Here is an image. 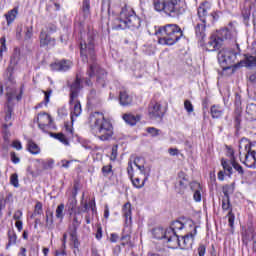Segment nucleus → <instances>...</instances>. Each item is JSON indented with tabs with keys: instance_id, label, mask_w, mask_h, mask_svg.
<instances>
[{
	"instance_id": "obj_35",
	"label": "nucleus",
	"mask_w": 256,
	"mask_h": 256,
	"mask_svg": "<svg viewBox=\"0 0 256 256\" xmlns=\"http://www.w3.org/2000/svg\"><path fill=\"white\" fill-rule=\"evenodd\" d=\"M17 13H18L17 8H14L8 11L7 14H5L7 25H11V23L15 21V19L17 18Z\"/></svg>"
},
{
	"instance_id": "obj_60",
	"label": "nucleus",
	"mask_w": 256,
	"mask_h": 256,
	"mask_svg": "<svg viewBox=\"0 0 256 256\" xmlns=\"http://www.w3.org/2000/svg\"><path fill=\"white\" fill-rule=\"evenodd\" d=\"M12 147H14V149H17V151H21V149H23L21 142L17 140L13 142Z\"/></svg>"
},
{
	"instance_id": "obj_42",
	"label": "nucleus",
	"mask_w": 256,
	"mask_h": 256,
	"mask_svg": "<svg viewBox=\"0 0 256 256\" xmlns=\"http://www.w3.org/2000/svg\"><path fill=\"white\" fill-rule=\"evenodd\" d=\"M52 137L55 139H58L60 143H63L64 145H69V141L67 140V137H65V134L63 133H57V134H51Z\"/></svg>"
},
{
	"instance_id": "obj_55",
	"label": "nucleus",
	"mask_w": 256,
	"mask_h": 256,
	"mask_svg": "<svg viewBox=\"0 0 256 256\" xmlns=\"http://www.w3.org/2000/svg\"><path fill=\"white\" fill-rule=\"evenodd\" d=\"M113 167L111 165H106L102 168V173L105 177H107V175H109V173H111Z\"/></svg>"
},
{
	"instance_id": "obj_27",
	"label": "nucleus",
	"mask_w": 256,
	"mask_h": 256,
	"mask_svg": "<svg viewBox=\"0 0 256 256\" xmlns=\"http://www.w3.org/2000/svg\"><path fill=\"white\" fill-rule=\"evenodd\" d=\"M123 217L125 218L126 223H131L132 217H131V203L127 202L123 205L122 208Z\"/></svg>"
},
{
	"instance_id": "obj_6",
	"label": "nucleus",
	"mask_w": 256,
	"mask_h": 256,
	"mask_svg": "<svg viewBox=\"0 0 256 256\" xmlns=\"http://www.w3.org/2000/svg\"><path fill=\"white\" fill-rule=\"evenodd\" d=\"M194 31L198 41H205L207 37V6L205 4L198 7V19L194 22Z\"/></svg>"
},
{
	"instance_id": "obj_45",
	"label": "nucleus",
	"mask_w": 256,
	"mask_h": 256,
	"mask_svg": "<svg viewBox=\"0 0 256 256\" xmlns=\"http://www.w3.org/2000/svg\"><path fill=\"white\" fill-rule=\"evenodd\" d=\"M131 181H132V185H134L136 187V189H141L145 185V178L141 182V179H139V178L133 179V177H132Z\"/></svg>"
},
{
	"instance_id": "obj_2",
	"label": "nucleus",
	"mask_w": 256,
	"mask_h": 256,
	"mask_svg": "<svg viewBox=\"0 0 256 256\" xmlns=\"http://www.w3.org/2000/svg\"><path fill=\"white\" fill-rule=\"evenodd\" d=\"M89 125L92 133L100 141H109L113 137V124H111V121L105 119V115L101 112L90 114Z\"/></svg>"
},
{
	"instance_id": "obj_21",
	"label": "nucleus",
	"mask_w": 256,
	"mask_h": 256,
	"mask_svg": "<svg viewBox=\"0 0 256 256\" xmlns=\"http://www.w3.org/2000/svg\"><path fill=\"white\" fill-rule=\"evenodd\" d=\"M188 185H189V180L187 179V175L184 172H179L178 185H176V189L178 190V193H184Z\"/></svg>"
},
{
	"instance_id": "obj_39",
	"label": "nucleus",
	"mask_w": 256,
	"mask_h": 256,
	"mask_svg": "<svg viewBox=\"0 0 256 256\" xmlns=\"http://www.w3.org/2000/svg\"><path fill=\"white\" fill-rule=\"evenodd\" d=\"M20 55H21V50H19V48H15L14 53L10 59L11 65H17V61H19Z\"/></svg>"
},
{
	"instance_id": "obj_56",
	"label": "nucleus",
	"mask_w": 256,
	"mask_h": 256,
	"mask_svg": "<svg viewBox=\"0 0 256 256\" xmlns=\"http://www.w3.org/2000/svg\"><path fill=\"white\" fill-rule=\"evenodd\" d=\"M127 173L129 175V178L133 179V162H131V160L128 162Z\"/></svg>"
},
{
	"instance_id": "obj_29",
	"label": "nucleus",
	"mask_w": 256,
	"mask_h": 256,
	"mask_svg": "<svg viewBox=\"0 0 256 256\" xmlns=\"http://www.w3.org/2000/svg\"><path fill=\"white\" fill-rule=\"evenodd\" d=\"M230 157H232V167L239 173V175H244L245 171L243 170V166H240L239 163L235 160V152L233 150H229Z\"/></svg>"
},
{
	"instance_id": "obj_62",
	"label": "nucleus",
	"mask_w": 256,
	"mask_h": 256,
	"mask_svg": "<svg viewBox=\"0 0 256 256\" xmlns=\"http://www.w3.org/2000/svg\"><path fill=\"white\" fill-rule=\"evenodd\" d=\"M55 162L53 160H48L45 164H44V169H53V164Z\"/></svg>"
},
{
	"instance_id": "obj_5",
	"label": "nucleus",
	"mask_w": 256,
	"mask_h": 256,
	"mask_svg": "<svg viewBox=\"0 0 256 256\" xmlns=\"http://www.w3.org/2000/svg\"><path fill=\"white\" fill-rule=\"evenodd\" d=\"M155 11L165 13L168 17H179L185 13V8L181 4H176L172 0H153Z\"/></svg>"
},
{
	"instance_id": "obj_10",
	"label": "nucleus",
	"mask_w": 256,
	"mask_h": 256,
	"mask_svg": "<svg viewBox=\"0 0 256 256\" xmlns=\"http://www.w3.org/2000/svg\"><path fill=\"white\" fill-rule=\"evenodd\" d=\"M152 235L155 239H165L168 243V247L171 249H177V237L172 229L155 228L152 231Z\"/></svg>"
},
{
	"instance_id": "obj_52",
	"label": "nucleus",
	"mask_w": 256,
	"mask_h": 256,
	"mask_svg": "<svg viewBox=\"0 0 256 256\" xmlns=\"http://www.w3.org/2000/svg\"><path fill=\"white\" fill-rule=\"evenodd\" d=\"M15 243H17V235H15L13 232H10L8 245H15Z\"/></svg>"
},
{
	"instance_id": "obj_51",
	"label": "nucleus",
	"mask_w": 256,
	"mask_h": 256,
	"mask_svg": "<svg viewBox=\"0 0 256 256\" xmlns=\"http://www.w3.org/2000/svg\"><path fill=\"white\" fill-rule=\"evenodd\" d=\"M228 223L230 227H233V225L235 224V214H233V210H230L228 212Z\"/></svg>"
},
{
	"instance_id": "obj_22",
	"label": "nucleus",
	"mask_w": 256,
	"mask_h": 256,
	"mask_svg": "<svg viewBox=\"0 0 256 256\" xmlns=\"http://www.w3.org/2000/svg\"><path fill=\"white\" fill-rule=\"evenodd\" d=\"M167 229H171L173 231L174 237H176V248H177V245H179V237H181V234L179 233V231H182V229H185V224L181 223L180 221H174L170 226V228H167Z\"/></svg>"
},
{
	"instance_id": "obj_32",
	"label": "nucleus",
	"mask_w": 256,
	"mask_h": 256,
	"mask_svg": "<svg viewBox=\"0 0 256 256\" xmlns=\"http://www.w3.org/2000/svg\"><path fill=\"white\" fill-rule=\"evenodd\" d=\"M223 109L221 106L213 105L210 109V113L213 119H219L223 116Z\"/></svg>"
},
{
	"instance_id": "obj_31",
	"label": "nucleus",
	"mask_w": 256,
	"mask_h": 256,
	"mask_svg": "<svg viewBox=\"0 0 256 256\" xmlns=\"http://www.w3.org/2000/svg\"><path fill=\"white\" fill-rule=\"evenodd\" d=\"M27 149L32 155H39V153H41V148H39V145H37L32 140L28 141Z\"/></svg>"
},
{
	"instance_id": "obj_20",
	"label": "nucleus",
	"mask_w": 256,
	"mask_h": 256,
	"mask_svg": "<svg viewBox=\"0 0 256 256\" xmlns=\"http://www.w3.org/2000/svg\"><path fill=\"white\" fill-rule=\"evenodd\" d=\"M36 121L38 123L39 129H42V131H45V127H49L53 119H51V116L47 113H40Z\"/></svg>"
},
{
	"instance_id": "obj_23",
	"label": "nucleus",
	"mask_w": 256,
	"mask_h": 256,
	"mask_svg": "<svg viewBox=\"0 0 256 256\" xmlns=\"http://www.w3.org/2000/svg\"><path fill=\"white\" fill-rule=\"evenodd\" d=\"M234 67H256V57L245 55L244 60H241Z\"/></svg>"
},
{
	"instance_id": "obj_19",
	"label": "nucleus",
	"mask_w": 256,
	"mask_h": 256,
	"mask_svg": "<svg viewBox=\"0 0 256 256\" xmlns=\"http://www.w3.org/2000/svg\"><path fill=\"white\" fill-rule=\"evenodd\" d=\"M52 71H69L73 63L69 60H61L50 65Z\"/></svg>"
},
{
	"instance_id": "obj_40",
	"label": "nucleus",
	"mask_w": 256,
	"mask_h": 256,
	"mask_svg": "<svg viewBox=\"0 0 256 256\" xmlns=\"http://www.w3.org/2000/svg\"><path fill=\"white\" fill-rule=\"evenodd\" d=\"M46 227L47 229H53V212H46Z\"/></svg>"
},
{
	"instance_id": "obj_24",
	"label": "nucleus",
	"mask_w": 256,
	"mask_h": 256,
	"mask_svg": "<svg viewBox=\"0 0 256 256\" xmlns=\"http://www.w3.org/2000/svg\"><path fill=\"white\" fill-rule=\"evenodd\" d=\"M119 103L122 107H127L133 103V96L125 90L120 91L119 93Z\"/></svg>"
},
{
	"instance_id": "obj_46",
	"label": "nucleus",
	"mask_w": 256,
	"mask_h": 256,
	"mask_svg": "<svg viewBox=\"0 0 256 256\" xmlns=\"http://www.w3.org/2000/svg\"><path fill=\"white\" fill-rule=\"evenodd\" d=\"M147 133H149V135H151V137H159L161 130L157 129L155 127H149V128H147Z\"/></svg>"
},
{
	"instance_id": "obj_14",
	"label": "nucleus",
	"mask_w": 256,
	"mask_h": 256,
	"mask_svg": "<svg viewBox=\"0 0 256 256\" xmlns=\"http://www.w3.org/2000/svg\"><path fill=\"white\" fill-rule=\"evenodd\" d=\"M83 89V85H81V76L79 74L76 75V79L70 84V102L73 103L75 99L79 97V91Z\"/></svg>"
},
{
	"instance_id": "obj_36",
	"label": "nucleus",
	"mask_w": 256,
	"mask_h": 256,
	"mask_svg": "<svg viewBox=\"0 0 256 256\" xmlns=\"http://www.w3.org/2000/svg\"><path fill=\"white\" fill-rule=\"evenodd\" d=\"M204 5H206V8H207L206 21H211V23H215V21H219V13L211 12L209 14V6H207V4H204Z\"/></svg>"
},
{
	"instance_id": "obj_61",
	"label": "nucleus",
	"mask_w": 256,
	"mask_h": 256,
	"mask_svg": "<svg viewBox=\"0 0 256 256\" xmlns=\"http://www.w3.org/2000/svg\"><path fill=\"white\" fill-rule=\"evenodd\" d=\"M22 216H23V212H21V210H17L14 213L13 218L15 219V221H19V219H21Z\"/></svg>"
},
{
	"instance_id": "obj_58",
	"label": "nucleus",
	"mask_w": 256,
	"mask_h": 256,
	"mask_svg": "<svg viewBox=\"0 0 256 256\" xmlns=\"http://www.w3.org/2000/svg\"><path fill=\"white\" fill-rule=\"evenodd\" d=\"M95 237H96V239H98V241L102 239V237H103V228H101V226H99L97 228V232L95 234Z\"/></svg>"
},
{
	"instance_id": "obj_48",
	"label": "nucleus",
	"mask_w": 256,
	"mask_h": 256,
	"mask_svg": "<svg viewBox=\"0 0 256 256\" xmlns=\"http://www.w3.org/2000/svg\"><path fill=\"white\" fill-rule=\"evenodd\" d=\"M33 37V26H26L25 27V39H31Z\"/></svg>"
},
{
	"instance_id": "obj_37",
	"label": "nucleus",
	"mask_w": 256,
	"mask_h": 256,
	"mask_svg": "<svg viewBox=\"0 0 256 256\" xmlns=\"http://www.w3.org/2000/svg\"><path fill=\"white\" fill-rule=\"evenodd\" d=\"M91 9V1L90 0H83L82 2V11L84 13V17H89Z\"/></svg>"
},
{
	"instance_id": "obj_59",
	"label": "nucleus",
	"mask_w": 256,
	"mask_h": 256,
	"mask_svg": "<svg viewBox=\"0 0 256 256\" xmlns=\"http://www.w3.org/2000/svg\"><path fill=\"white\" fill-rule=\"evenodd\" d=\"M110 159L111 161H115V159H117V146L112 147Z\"/></svg>"
},
{
	"instance_id": "obj_63",
	"label": "nucleus",
	"mask_w": 256,
	"mask_h": 256,
	"mask_svg": "<svg viewBox=\"0 0 256 256\" xmlns=\"http://www.w3.org/2000/svg\"><path fill=\"white\" fill-rule=\"evenodd\" d=\"M1 41H2V43H1V53H5V52H7V46L5 45V37H2Z\"/></svg>"
},
{
	"instance_id": "obj_16",
	"label": "nucleus",
	"mask_w": 256,
	"mask_h": 256,
	"mask_svg": "<svg viewBox=\"0 0 256 256\" xmlns=\"http://www.w3.org/2000/svg\"><path fill=\"white\" fill-rule=\"evenodd\" d=\"M40 47H55V38H51L45 29L40 32Z\"/></svg>"
},
{
	"instance_id": "obj_8",
	"label": "nucleus",
	"mask_w": 256,
	"mask_h": 256,
	"mask_svg": "<svg viewBox=\"0 0 256 256\" xmlns=\"http://www.w3.org/2000/svg\"><path fill=\"white\" fill-rule=\"evenodd\" d=\"M17 96V94L15 93V91H10L7 92V104H6V108H5V124H3V129H4V141L6 143V145L9 144V137L11 136V133H9V131H7V129H9V127H11V125H13V123H11V119H12V115H13V99H15V97Z\"/></svg>"
},
{
	"instance_id": "obj_18",
	"label": "nucleus",
	"mask_w": 256,
	"mask_h": 256,
	"mask_svg": "<svg viewBox=\"0 0 256 256\" xmlns=\"http://www.w3.org/2000/svg\"><path fill=\"white\" fill-rule=\"evenodd\" d=\"M165 112L161 109V104L151 103L149 107V116L151 119H161Z\"/></svg>"
},
{
	"instance_id": "obj_54",
	"label": "nucleus",
	"mask_w": 256,
	"mask_h": 256,
	"mask_svg": "<svg viewBox=\"0 0 256 256\" xmlns=\"http://www.w3.org/2000/svg\"><path fill=\"white\" fill-rule=\"evenodd\" d=\"M206 251H207V248L205 247V245L200 244L198 249H197L198 255L199 256H205Z\"/></svg>"
},
{
	"instance_id": "obj_44",
	"label": "nucleus",
	"mask_w": 256,
	"mask_h": 256,
	"mask_svg": "<svg viewBox=\"0 0 256 256\" xmlns=\"http://www.w3.org/2000/svg\"><path fill=\"white\" fill-rule=\"evenodd\" d=\"M44 31H46V33L48 35H51L53 33H56L57 32V25L53 24V23H49L46 25Z\"/></svg>"
},
{
	"instance_id": "obj_7",
	"label": "nucleus",
	"mask_w": 256,
	"mask_h": 256,
	"mask_svg": "<svg viewBox=\"0 0 256 256\" xmlns=\"http://www.w3.org/2000/svg\"><path fill=\"white\" fill-rule=\"evenodd\" d=\"M118 21V29H127V27L128 29H139V27H141V18H139L132 9L129 11L125 9L122 10Z\"/></svg>"
},
{
	"instance_id": "obj_57",
	"label": "nucleus",
	"mask_w": 256,
	"mask_h": 256,
	"mask_svg": "<svg viewBox=\"0 0 256 256\" xmlns=\"http://www.w3.org/2000/svg\"><path fill=\"white\" fill-rule=\"evenodd\" d=\"M58 115L61 118L67 117V108H65V107L59 108L58 109Z\"/></svg>"
},
{
	"instance_id": "obj_1",
	"label": "nucleus",
	"mask_w": 256,
	"mask_h": 256,
	"mask_svg": "<svg viewBox=\"0 0 256 256\" xmlns=\"http://www.w3.org/2000/svg\"><path fill=\"white\" fill-rule=\"evenodd\" d=\"M80 55L82 61H88L89 63V69L87 70L88 77L91 78L96 75L97 83L101 85V87H104L105 81H107V72L96 63L93 35L88 36L87 42H80Z\"/></svg>"
},
{
	"instance_id": "obj_49",
	"label": "nucleus",
	"mask_w": 256,
	"mask_h": 256,
	"mask_svg": "<svg viewBox=\"0 0 256 256\" xmlns=\"http://www.w3.org/2000/svg\"><path fill=\"white\" fill-rule=\"evenodd\" d=\"M10 183L13 185V187H19V176L17 174H13L10 177Z\"/></svg>"
},
{
	"instance_id": "obj_41",
	"label": "nucleus",
	"mask_w": 256,
	"mask_h": 256,
	"mask_svg": "<svg viewBox=\"0 0 256 256\" xmlns=\"http://www.w3.org/2000/svg\"><path fill=\"white\" fill-rule=\"evenodd\" d=\"M67 206H68V210H69L70 215H71V213H73V211H75V207H77V198H75V196L70 198L68 200Z\"/></svg>"
},
{
	"instance_id": "obj_30",
	"label": "nucleus",
	"mask_w": 256,
	"mask_h": 256,
	"mask_svg": "<svg viewBox=\"0 0 256 256\" xmlns=\"http://www.w3.org/2000/svg\"><path fill=\"white\" fill-rule=\"evenodd\" d=\"M70 105H74L72 116H71V119L73 121V117H79V115H81V111H82L81 102L76 98L74 99L73 103H70Z\"/></svg>"
},
{
	"instance_id": "obj_11",
	"label": "nucleus",
	"mask_w": 256,
	"mask_h": 256,
	"mask_svg": "<svg viewBox=\"0 0 256 256\" xmlns=\"http://www.w3.org/2000/svg\"><path fill=\"white\" fill-rule=\"evenodd\" d=\"M197 235V226H193V231L181 236V239L178 236V244L177 247L181 249H190L193 245V241L195 240V236Z\"/></svg>"
},
{
	"instance_id": "obj_17",
	"label": "nucleus",
	"mask_w": 256,
	"mask_h": 256,
	"mask_svg": "<svg viewBox=\"0 0 256 256\" xmlns=\"http://www.w3.org/2000/svg\"><path fill=\"white\" fill-rule=\"evenodd\" d=\"M221 45H223V38L219 36H211L206 44V49L207 51H217V49H221Z\"/></svg>"
},
{
	"instance_id": "obj_50",
	"label": "nucleus",
	"mask_w": 256,
	"mask_h": 256,
	"mask_svg": "<svg viewBox=\"0 0 256 256\" xmlns=\"http://www.w3.org/2000/svg\"><path fill=\"white\" fill-rule=\"evenodd\" d=\"M43 213V204L37 202L35 205L34 215H41Z\"/></svg>"
},
{
	"instance_id": "obj_38",
	"label": "nucleus",
	"mask_w": 256,
	"mask_h": 256,
	"mask_svg": "<svg viewBox=\"0 0 256 256\" xmlns=\"http://www.w3.org/2000/svg\"><path fill=\"white\" fill-rule=\"evenodd\" d=\"M65 204H60L56 208V218L63 221V217H65Z\"/></svg>"
},
{
	"instance_id": "obj_33",
	"label": "nucleus",
	"mask_w": 256,
	"mask_h": 256,
	"mask_svg": "<svg viewBox=\"0 0 256 256\" xmlns=\"http://www.w3.org/2000/svg\"><path fill=\"white\" fill-rule=\"evenodd\" d=\"M123 119L128 125H136L137 121H141V116H135V115H132V114H125L123 116Z\"/></svg>"
},
{
	"instance_id": "obj_34",
	"label": "nucleus",
	"mask_w": 256,
	"mask_h": 256,
	"mask_svg": "<svg viewBox=\"0 0 256 256\" xmlns=\"http://www.w3.org/2000/svg\"><path fill=\"white\" fill-rule=\"evenodd\" d=\"M222 209L223 211H233L231 209V201L229 200V193L224 191V197L222 199Z\"/></svg>"
},
{
	"instance_id": "obj_26",
	"label": "nucleus",
	"mask_w": 256,
	"mask_h": 256,
	"mask_svg": "<svg viewBox=\"0 0 256 256\" xmlns=\"http://www.w3.org/2000/svg\"><path fill=\"white\" fill-rule=\"evenodd\" d=\"M221 165H222L224 171L227 172V175H229V177H231V175H233V156H230V160L222 159Z\"/></svg>"
},
{
	"instance_id": "obj_9",
	"label": "nucleus",
	"mask_w": 256,
	"mask_h": 256,
	"mask_svg": "<svg viewBox=\"0 0 256 256\" xmlns=\"http://www.w3.org/2000/svg\"><path fill=\"white\" fill-rule=\"evenodd\" d=\"M218 62L222 69H231L239 57V52H235L229 48H223L218 52Z\"/></svg>"
},
{
	"instance_id": "obj_25",
	"label": "nucleus",
	"mask_w": 256,
	"mask_h": 256,
	"mask_svg": "<svg viewBox=\"0 0 256 256\" xmlns=\"http://www.w3.org/2000/svg\"><path fill=\"white\" fill-rule=\"evenodd\" d=\"M190 189L194 191V201H196V203H199V201H201V184H199V182H192L190 184Z\"/></svg>"
},
{
	"instance_id": "obj_13",
	"label": "nucleus",
	"mask_w": 256,
	"mask_h": 256,
	"mask_svg": "<svg viewBox=\"0 0 256 256\" xmlns=\"http://www.w3.org/2000/svg\"><path fill=\"white\" fill-rule=\"evenodd\" d=\"M245 6L247 8L242 10V17L244 19L245 25H247L249 23V17H251V13H252V17H253V23L255 25V23H256V1L255 2H247L245 4Z\"/></svg>"
},
{
	"instance_id": "obj_12",
	"label": "nucleus",
	"mask_w": 256,
	"mask_h": 256,
	"mask_svg": "<svg viewBox=\"0 0 256 256\" xmlns=\"http://www.w3.org/2000/svg\"><path fill=\"white\" fill-rule=\"evenodd\" d=\"M220 39H222L223 41H236L237 40V29L235 28V26H233V23H229L228 26L226 28H223L220 30L219 32V36Z\"/></svg>"
},
{
	"instance_id": "obj_47",
	"label": "nucleus",
	"mask_w": 256,
	"mask_h": 256,
	"mask_svg": "<svg viewBox=\"0 0 256 256\" xmlns=\"http://www.w3.org/2000/svg\"><path fill=\"white\" fill-rule=\"evenodd\" d=\"M184 108L187 113H193V111H195L193 104L189 100L184 101Z\"/></svg>"
},
{
	"instance_id": "obj_4",
	"label": "nucleus",
	"mask_w": 256,
	"mask_h": 256,
	"mask_svg": "<svg viewBox=\"0 0 256 256\" xmlns=\"http://www.w3.org/2000/svg\"><path fill=\"white\" fill-rule=\"evenodd\" d=\"M240 161L250 169H256V142L250 143L247 138H242L239 144Z\"/></svg>"
},
{
	"instance_id": "obj_3",
	"label": "nucleus",
	"mask_w": 256,
	"mask_h": 256,
	"mask_svg": "<svg viewBox=\"0 0 256 256\" xmlns=\"http://www.w3.org/2000/svg\"><path fill=\"white\" fill-rule=\"evenodd\" d=\"M159 45H175L181 37H183V30L177 24H166L160 26L156 30Z\"/></svg>"
},
{
	"instance_id": "obj_15",
	"label": "nucleus",
	"mask_w": 256,
	"mask_h": 256,
	"mask_svg": "<svg viewBox=\"0 0 256 256\" xmlns=\"http://www.w3.org/2000/svg\"><path fill=\"white\" fill-rule=\"evenodd\" d=\"M135 167L139 169L141 175H144V181L149 179V175L151 174V169L145 167V159L141 157H136L133 161Z\"/></svg>"
},
{
	"instance_id": "obj_64",
	"label": "nucleus",
	"mask_w": 256,
	"mask_h": 256,
	"mask_svg": "<svg viewBox=\"0 0 256 256\" xmlns=\"http://www.w3.org/2000/svg\"><path fill=\"white\" fill-rule=\"evenodd\" d=\"M235 105L236 107H241V95L236 94L235 96Z\"/></svg>"
},
{
	"instance_id": "obj_28",
	"label": "nucleus",
	"mask_w": 256,
	"mask_h": 256,
	"mask_svg": "<svg viewBox=\"0 0 256 256\" xmlns=\"http://www.w3.org/2000/svg\"><path fill=\"white\" fill-rule=\"evenodd\" d=\"M79 228V226H75V224H72L71 226H69V235L71 237V241L74 243V247H77V245L79 244V240L77 239V229Z\"/></svg>"
},
{
	"instance_id": "obj_43",
	"label": "nucleus",
	"mask_w": 256,
	"mask_h": 256,
	"mask_svg": "<svg viewBox=\"0 0 256 256\" xmlns=\"http://www.w3.org/2000/svg\"><path fill=\"white\" fill-rule=\"evenodd\" d=\"M246 113L251 117H256V104L250 103L246 106Z\"/></svg>"
},
{
	"instance_id": "obj_53",
	"label": "nucleus",
	"mask_w": 256,
	"mask_h": 256,
	"mask_svg": "<svg viewBox=\"0 0 256 256\" xmlns=\"http://www.w3.org/2000/svg\"><path fill=\"white\" fill-rule=\"evenodd\" d=\"M10 159H11L12 163H14L15 165H17L21 161V159L17 156V154L15 152L10 153Z\"/></svg>"
}]
</instances>
